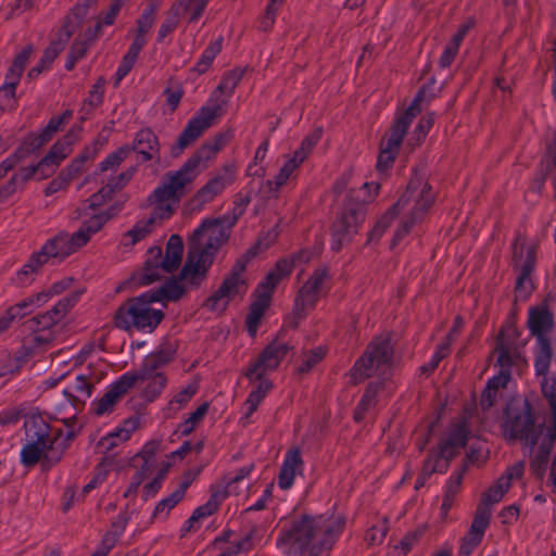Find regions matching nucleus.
<instances>
[{"instance_id":"nucleus-31","label":"nucleus","mask_w":556,"mask_h":556,"mask_svg":"<svg viewBox=\"0 0 556 556\" xmlns=\"http://www.w3.org/2000/svg\"><path fill=\"white\" fill-rule=\"evenodd\" d=\"M553 325L552 314L545 307H533L529 311L528 326L536 342L551 341L548 334Z\"/></svg>"},{"instance_id":"nucleus-19","label":"nucleus","mask_w":556,"mask_h":556,"mask_svg":"<svg viewBox=\"0 0 556 556\" xmlns=\"http://www.w3.org/2000/svg\"><path fill=\"white\" fill-rule=\"evenodd\" d=\"M243 267H235L231 274L225 278L220 287L205 301V307L214 313H223L231 301L241 298L248 290L242 277Z\"/></svg>"},{"instance_id":"nucleus-16","label":"nucleus","mask_w":556,"mask_h":556,"mask_svg":"<svg viewBox=\"0 0 556 556\" xmlns=\"http://www.w3.org/2000/svg\"><path fill=\"white\" fill-rule=\"evenodd\" d=\"M169 357L164 353H156L146 357L142 366L137 371L129 375L135 377L134 386L137 383L144 384L142 393L148 400L155 399L164 389L166 378L160 370L161 366L167 363Z\"/></svg>"},{"instance_id":"nucleus-10","label":"nucleus","mask_w":556,"mask_h":556,"mask_svg":"<svg viewBox=\"0 0 556 556\" xmlns=\"http://www.w3.org/2000/svg\"><path fill=\"white\" fill-rule=\"evenodd\" d=\"M497 365L500 372L489 379L486 387L481 396V406L490 408L496 401L501 389H504L510 378V369L516 366L521 368L527 365V361L522 355L521 349L516 344L510 334L501 332L497 337L496 348Z\"/></svg>"},{"instance_id":"nucleus-60","label":"nucleus","mask_w":556,"mask_h":556,"mask_svg":"<svg viewBox=\"0 0 556 556\" xmlns=\"http://www.w3.org/2000/svg\"><path fill=\"white\" fill-rule=\"evenodd\" d=\"M326 350L318 346L303 355L301 365L299 366L300 372L309 371L316 364H318L325 356Z\"/></svg>"},{"instance_id":"nucleus-27","label":"nucleus","mask_w":556,"mask_h":556,"mask_svg":"<svg viewBox=\"0 0 556 556\" xmlns=\"http://www.w3.org/2000/svg\"><path fill=\"white\" fill-rule=\"evenodd\" d=\"M491 513L486 507H479L470 525L469 531L463 538L459 556H470L481 543L490 522Z\"/></svg>"},{"instance_id":"nucleus-45","label":"nucleus","mask_w":556,"mask_h":556,"mask_svg":"<svg viewBox=\"0 0 556 556\" xmlns=\"http://www.w3.org/2000/svg\"><path fill=\"white\" fill-rule=\"evenodd\" d=\"M379 390L380 387L378 384L371 383L368 386L355 409L354 419L356 421L363 420L365 415L376 406L378 402L377 395L379 393Z\"/></svg>"},{"instance_id":"nucleus-58","label":"nucleus","mask_w":556,"mask_h":556,"mask_svg":"<svg viewBox=\"0 0 556 556\" xmlns=\"http://www.w3.org/2000/svg\"><path fill=\"white\" fill-rule=\"evenodd\" d=\"M156 473L151 481L143 485L142 496L147 501L154 496L162 488L163 480L167 473V467L156 468Z\"/></svg>"},{"instance_id":"nucleus-47","label":"nucleus","mask_w":556,"mask_h":556,"mask_svg":"<svg viewBox=\"0 0 556 556\" xmlns=\"http://www.w3.org/2000/svg\"><path fill=\"white\" fill-rule=\"evenodd\" d=\"M33 46H26L14 59L5 76L12 81H20L26 64L33 54Z\"/></svg>"},{"instance_id":"nucleus-46","label":"nucleus","mask_w":556,"mask_h":556,"mask_svg":"<svg viewBox=\"0 0 556 556\" xmlns=\"http://www.w3.org/2000/svg\"><path fill=\"white\" fill-rule=\"evenodd\" d=\"M541 392L552 413V425L556 424V377L544 376L540 380Z\"/></svg>"},{"instance_id":"nucleus-9","label":"nucleus","mask_w":556,"mask_h":556,"mask_svg":"<svg viewBox=\"0 0 556 556\" xmlns=\"http://www.w3.org/2000/svg\"><path fill=\"white\" fill-rule=\"evenodd\" d=\"M312 257V253L308 251H302L294 256L292 261L280 260L277 262L275 268L270 270L265 279L258 285L255 290V299L253 300L250 312L245 318L247 330L251 337H254L257 332L261 320L269 307L271 294L279 281L287 277L295 263L308 262Z\"/></svg>"},{"instance_id":"nucleus-32","label":"nucleus","mask_w":556,"mask_h":556,"mask_svg":"<svg viewBox=\"0 0 556 556\" xmlns=\"http://www.w3.org/2000/svg\"><path fill=\"white\" fill-rule=\"evenodd\" d=\"M49 301V293L38 292L30 295L16 304L10 306L2 315L10 324L31 314L36 308L40 307Z\"/></svg>"},{"instance_id":"nucleus-13","label":"nucleus","mask_w":556,"mask_h":556,"mask_svg":"<svg viewBox=\"0 0 556 556\" xmlns=\"http://www.w3.org/2000/svg\"><path fill=\"white\" fill-rule=\"evenodd\" d=\"M422 99L424 90L419 91L409 108L395 118L390 132L382 140L377 160V168L380 172L388 169L392 165L408 126L421 110L420 102Z\"/></svg>"},{"instance_id":"nucleus-8","label":"nucleus","mask_w":556,"mask_h":556,"mask_svg":"<svg viewBox=\"0 0 556 556\" xmlns=\"http://www.w3.org/2000/svg\"><path fill=\"white\" fill-rule=\"evenodd\" d=\"M290 350L291 346L287 342L276 339L263 350L258 358L247 369L245 376L250 383H255L243 405L242 418L247 421L273 388L267 375L278 368Z\"/></svg>"},{"instance_id":"nucleus-4","label":"nucleus","mask_w":556,"mask_h":556,"mask_svg":"<svg viewBox=\"0 0 556 556\" xmlns=\"http://www.w3.org/2000/svg\"><path fill=\"white\" fill-rule=\"evenodd\" d=\"M230 227L231 223L225 219H213L193 231L187 261L179 275L182 289L198 287L204 280L216 251L229 237Z\"/></svg>"},{"instance_id":"nucleus-39","label":"nucleus","mask_w":556,"mask_h":556,"mask_svg":"<svg viewBox=\"0 0 556 556\" xmlns=\"http://www.w3.org/2000/svg\"><path fill=\"white\" fill-rule=\"evenodd\" d=\"M468 439V427L465 421H462L454 426V428L448 433V437L439 445L438 451L433 452V454L438 456H443V450L446 448L452 452V457L455 455L456 450L463 447Z\"/></svg>"},{"instance_id":"nucleus-49","label":"nucleus","mask_w":556,"mask_h":556,"mask_svg":"<svg viewBox=\"0 0 556 556\" xmlns=\"http://www.w3.org/2000/svg\"><path fill=\"white\" fill-rule=\"evenodd\" d=\"M159 448V442L151 441L143 445L142 450L138 454V456L143 460L140 468L146 469L147 471L154 473L156 468H159L157 460L155 459V453Z\"/></svg>"},{"instance_id":"nucleus-23","label":"nucleus","mask_w":556,"mask_h":556,"mask_svg":"<svg viewBox=\"0 0 556 556\" xmlns=\"http://www.w3.org/2000/svg\"><path fill=\"white\" fill-rule=\"evenodd\" d=\"M80 128L71 129L62 140L55 142L50 149L49 153L34 167H36V174L42 170L40 177H47L59 166V164L67 157L72 152V147L79 139Z\"/></svg>"},{"instance_id":"nucleus-64","label":"nucleus","mask_w":556,"mask_h":556,"mask_svg":"<svg viewBox=\"0 0 556 556\" xmlns=\"http://www.w3.org/2000/svg\"><path fill=\"white\" fill-rule=\"evenodd\" d=\"M250 546L248 539L236 540L229 544L216 556H238L240 553L247 551Z\"/></svg>"},{"instance_id":"nucleus-63","label":"nucleus","mask_w":556,"mask_h":556,"mask_svg":"<svg viewBox=\"0 0 556 556\" xmlns=\"http://www.w3.org/2000/svg\"><path fill=\"white\" fill-rule=\"evenodd\" d=\"M459 46L460 43L453 39L448 41L439 60L441 67H448L453 63L455 56L458 53Z\"/></svg>"},{"instance_id":"nucleus-40","label":"nucleus","mask_w":556,"mask_h":556,"mask_svg":"<svg viewBox=\"0 0 556 556\" xmlns=\"http://www.w3.org/2000/svg\"><path fill=\"white\" fill-rule=\"evenodd\" d=\"M36 175V167H25L15 173L11 179L0 188V203L7 201L22 186Z\"/></svg>"},{"instance_id":"nucleus-11","label":"nucleus","mask_w":556,"mask_h":556,"mask_svg":"<svg viewBox=\"0 0 556 556\" xmlns=\"http://www.w3.org/2000/svg\"><path fill=\"white\" fill-rule=\"evenodd\" d=\"M26 443L21 450V462L33 466L39 460H58L60 456H51L54 437L50 426L40 415H30L25 420Z\"/></svg>"},{"instance_id":"nucleus-30","label":"nucleus","mask_w":556,"mask_h":556,"mask_svg":"<svg viewBox=\"0 0 556 556\" xmlns=\"http://www.w3.org/2000/svg\"><path fill=\"white\" fill-rule=\"evenodd\" d=\"M130 151H136L141 155L143 161L159 160L160 159V144L155 134L149 129H140L129 146Z\"/></svg>"},{"instance_id":"nucleus-61","label":"nucleus","mask_w":556,"mask_h":556,"mask_svg":"<svg viewBox=\"0 0 556 556\" xmlns=\"http://www.w3.org/2000/svg\"><path fill=\"white\" fill-rule=\"evenodd\" d=\"M124 3V0H113L109 11L104 14L102 18H100L93 29L97 34L101 30L103 26L112 25Z\"/></svg>"},{"instance_id":"nucleus-7","label":"nucleus","mask_w":556,"mask_h":556,"mask_svg":"<svg viewBox=\"0 0 556 556\" xmlns=\"http://www.w3.org/2000/svg\"><path fill=\"white\" fill-rule=\"evenodd\" d=\"M432 202L433 194L431 192L430 186L424 180L422 177H415L410 180L406 192L393 206V208L387 212L376 223L369 235V241L380 238L384 230L389 227L395 213L402 212L406 214L407 217L402 222L401 226L395 231L392 243L395 245L408 233L412 226L421 219Z\"/></svg>"},{"instance_id":"nucleus-44","label":"nucleus","mask_w":556,"mask_h":556,"mask_svg":"<svg viewBox=\"0 0 556 556\" xmlns=\"http://www.w3.org/2000/svg\"><path fill=\"white\" fill-rule=\"evenodd\" d=\"M552 359L551 341L536 342L534 370L538 377L548 376Z\"/></svg>"},{"instance_id":"nucleus-54","label":"nucleus","mask_w":556,"mask_h":556,"mask_svg":"<svg viewBox=\"0 0 556 556\" xmlns=\"http://www.w3.org/2000/svg\"><path fill=\"white\" fill-rule=\"evenodd\" d=\"M198 383L191 382L176 393L169 402V407L173 410L181 409L197 393Z\"/></svg>"},{"instance_id":"nucleus-34","label":"nucleus","mask_w":556,"mask_h":556,"mask_svg":"<svg viewBox=\"0 0 556 556\" xmlns=\"http://www.w3.org/2000/svg\"><path fill=\"white\" fill-rule=\"evenodd\" d=\"M155 219L161 218L154 215V207H152V214L149 218L138 220L131 229L122 236L121 245L125 249H130L136 243L143 240L152 232Z\"/></svg>"},{"instance_id":"nucleus-53","label":"nucleus","mask_w":556,"mask_h":556,"mask_svg":"<svg viewBox=\"0 0 556 556\" xmlns=\"http://www.w3.org/2000/svg\"><path fill=\"white\" fill-rule=\"evenodd\" d=\"M112 469V464L109 460H104L100 463L90 479V481L84 486L83 492L84 494L89 493L90 491L94 490L96 488L100 486L106 479Z\"/></svg>"},{"instance_id":"nucleus-38","label":"nucleus","mask_w":556,"mask_h":556,"mask_svg":"<svg viewBox=\"0 0 556 556\" xmlns=\"http://www.w3.org/2000/svg\"><path fill=\"white\" fill-rule=\"evenodd\" d=\"M188 488L187 482L179 484L169 495L162 498L154 507L151 519L152 520H165L170 510L185 497Z\"/></svg>"},{"instance_id":"nucleus-57","label":"nucleus","mask_w":556,"mask_h":556,"mask_svg":"<svg viewBox=\"0 0 556 556\" xmlns=\"http://www.w3.org/2000/svg\"><path fill=\"white\" fill-rule=\"evenodd\" d=\"M97 36L98 34L96 31L88 30L84 36L76 38L71 48V55L77 60L81 59L86 54L91 40Z\"/></svg>"},{"instance_id":"nucleus-22","label":"nucleus","mask_w":556,"mask_h":556,"mask_svg":"<svg viewBox=\"0 0 556 556\" xmlns=\"http://www.w3.org/2000/svg\"><path fill=\"white\" fill-rule=\"evenodd\" d=\"M237 165L233 162L226 163L216 172V174L202 187L192 198V203L197 207L212 202L228 186H230L237 177Z\"/></svg>"},{"instance_id":"nucleus-12","label":"nucleus","mask_w":556,"mask_h":556,"mask_svg":"<svg viewBox=\"0 0 556 556\" xmlns=\"http://www.w3.org/2000/svg\"><path fill=\"white\" fill-rule=\"evenodd\" d=\"M182 252L184 243L178 235L169 237L165 255L162 254L160 247L150 248L140 274V282L142 285H150L164 277V275L176 270L181 263Z\"/></svg>"},{"instance_id":"nucleus-43","label":"nucleus","mask_w":556,"mask_h":556,"mask_svg":"<svg viewBox=\"0 0 556 556\" xmlns=\"http://www.w3.org/2000/svg\"><path fill=\"white\" fill-rule=\"evenodd\" d=\"M42 265H45V263L40 258V255L37 253L31 254L27 263L15 274L13 279L14 283L18 286L29 285Z\"/></svg>"},{"instance_id":"nucleus-26","label":"nucleus","mask_w":556,"mask_h":556,"mask_svg":"<svg viewBox=\"0 0 556 556\" xmlns=\"http://www.w3.org/2000/svg\"><path fill=\"white\" fill-rule=\"evenodd\" d=\"M136 378L129 375V371L122 375L116 381L111 383L105 393L98 401L92 402V409L96 415L103 416L113 410L115 404L121 397L134 387Z\"/></svg>"},{"instance_id":"nucleus-50","label":"nucleus","mask_w":556,"mask_h":556,"mask_svg":"<svg viewBox=\"0 0 556 556\" xmlns=\"http://www.w3.org/2000/svg\"><path fill=\"white\" fill-rule=\"evenodd\" d=\"M20 81H12L5 76L3 85L0 87V110H11L15 105V88Z\"/></svg>"},{"instance_id":"nucleus-35","label":"nucleus","mask_w":556,"mask_h":556,"mask_svg":"<svg viewBox=\"0 0 556 556\" xmlns=\"http://www.w3.org/2000/svg\"><path fill=\"white\" fill-rule=\"evenodd\" d=\"M138 426L139 421L137 418H128L124 420L121 426L116 427L113 431L109 432L101 439L100 445L106 450L117 446L118 444L129 440Z\"/></svg>"},{"instance_id":"nucleus-20","label":"nucleus","mask_w":556,"mask_h":556,"mask_svg":"<svg viewBox=\"0 0 556 556\" xmlns=\"http://www.w3.org/2000/svg\"><path fill=\"white\" fill-rule=\"evenodd\" d=\"M330 275L326 267L316 268L307 281L300 289L295 303L294 313L302 317L305 312L315 306L319 296L326 291Z\"/></svg>"},{"instance_id":"nucleus-37","label":"nucleus","mask_w":556,"mask_h":556,"mask_svg":"<svg viewBox=\"0 0 556 556\" xmlns=\"http://www.w3.org/2000/svg\"><path fill=\"white\" fill-rule=\"evenodd\" d=\"M225 498H226L225 492H220L219 489L215 488L212 492L210 500L205 504H203V505L199 506L197 509H194L192 515L186 521L187 529L188 530L194 529L197 523L200 520L213 515L217 510L219 504Z\"/></svg>"},{"instance_id":"nucleus-59","label":"nucleus","mask_w":556,"mask_h":556,"mask_svg":"<svg viewBox=\"0 0 556 556\" xmlns=\"http://www.w3.org/2000/svg\"><path fill=\"white\" fill-rule=\"evenodd\" d=\"M62 125V117H52L46 128L33 139L30 146L36 149L41 147L43 143L49 141L52 135L59 129Z\"/></svg>"},{"instance_id":"nucleus-33","label":"nucleus","mask_w":556,"mask_h":556,"mask_svg":"<svg viewBox=\"0 0 556 556\" xmlns=\"http://www.w3.org/2000/svg\"><path fill=\"white\" fill-rule=\"evenodd\" d=\"M556 439V424L551 425L546 431V434L541 440L539 450L534 457L531 460L530 469L533 475H535L539 479H543L549 451L554 444Z\"/></svg>"},{"instance_id":"nucleus-18","label":"nucleus","mask_w":556,"mask_h":556,"mask_svg":"<svg viewBox=\"0 0 556 556\" xmlns=\"http://www.w3.org/2000/svg\"><path fill=\"white\" fill-rule=\"evenodd\" d=\"M78 293L61 299L50 311L37 315L29 320L34 333V341L46 343L52 340L53 326L62 320L67 311L76 303Z\"/></svg>"},{"instance_id":"nucleus-28","label":"nucleus","mask_w":556,"mask_h":556,"mask_svg":"<svg viewBox=\"0 0 556 556\" xmlns=\"http://www.w3.org/2000/svg\"><path fill=\"white\" fill-rule=\"evenodd\" d=\"M525 467L526 464L523 460L516 462L514 465L509 466L497 481L484 493V505L488 506L498 503L509 490L511 481L522 477Z\"/></svg>"},{"instance_id":"nucleus-55","label":"nucleus","mask_w":556,"mask_h":556,"mask_svg":"<svg viewBox=\"0 0 556 556\" xmlns=\"http://www.w3.org/2000/svg\"><path fill=\"white\" fill-rule=\"evenodd\" d=\"M434 123V114L430 113L424 116L418 125L416 126L412 137L408 140V143L412 146H418L428 135Z\"/></svg>"},{"instance_id":"nucleus-17","label":"nucleus","mask_w":556,"mask_h":556,"mask_svg":"<svg viewBox=\"0 0 556 556\" xmlns=\"http://www.w3.org/2000/svg\"><path fill=\"white\" fill-rule=\"evenodd\" d=\"M514 265L519 271L516 281L517 298L526 299L532 291L530 274L535 263V249L532 242L517 239L513 245Z\"/></svg>"},{"instance_id":"nucleus-29","label":"nucleus","mask_w":556,"mask_h":556,"mask_svg":"<svg viewBox=\"0 0 556 556\" xmlns=\"http://www.w3.org/2000/svg\"><path fill=\"white\" fill-rule=\"evenodd\" d=\"M304 470V462L300 448L293 447L286 452L279 470L277 483L282 490H289L298 476Z\"/></svg>"},{"instance_id":"nucleus-42","label":"nucleus","mask_w":556,"mask_h":556,"mask_svg":"<svg viewBox=\"0 0 556 556\" xmlns=\"http://www.w3.org/2000/svg\"><path fill=\"white\" fill-rule=\"evenodd\" d=\"M63 394L73 405L77 402H85L91 396V384L87 377L79 375L71 386L63 390Z\"/></svg>"},{"instance_id":"nucleus-51","label":"nucleus","mask_w":556,"mask_h":556,"mask_svg":"<svg viewBox=\"0 0 556 556\" xmlns=\"http://www.w3.org/2000/svg\"><path fill=\"white\" fill-rule=\"evenodd\" d=\"M130 152L129 146H123L110 153L100 164V172L115 170Z\"/></svg>"},{"instance_id":"nucleus-1","label":"nucleus","mask_w":556,"mask_h":556,"mask_svg":"<svg viewBox=\"0 0 556 556\" xmlns=\"http://www.w3.org/2000/svg\"><path fill=\"white\" fill-rule=\"evenodd\" d=\"M130 174H119L97 193L84 201L76 210V217L80 220L79 228L73 233L60 232L48 240L40 251L36 252L46 264L50 260H62L86 245L112 218V208H103L116 188L122 187Z\"/></svg>"},{"instance_id":"nucleus-2","label":"nucleus","mask_w":556,"mask_h":556,"mask_svg":"<svg viewBox=\"0 0 556 556\" xmlns=\"http://www.w3.org/2000/svg\"><path fill=\"white\" fill-rule=\"evenodd\" d=\"M231 137L232 131L217 135L213 142H207L199 148L178 169L165 174L163 182L149 198L155 216L164 219L173 214L175 206L188 188Z\"/></svg>"},{"instance_id":"nucleus-15","label":"nucleus","mask_w":556,"mask_h":556,"mask_svg":"<svg viewBox=\"0 0 556 556\" xmlns=\"http://www.w3.org/2000/svg\"><path fill=\"white\" fill-rule=\"evenodd\" d=\"M392 356V348L389 339L377 338L367 348L363 357H361L351 370V379L354 382L362 381L370 377L374 372L389 367Z\"/></svg>"},{"instance_id":"nucleus-6","label":"nucleus","mask_w":556,"mask_h":556,"mask_svg":"<svg viewBox=\"0 0 556 556\" xmlns=\"http://www.w3.org/2000/svg\"><path fill=\"white\" fill-rule=\"evenodd\" d=\"M239 79V74L230 73L220 80L206 102L199 109L195 115L189 119L185 129L178 137L177 143L172 149L174 156L179 155L225 114Z\"/></svg>"},{"instance_id":"nucleus-21","label":"nucleus","mask_w":556,"mask_h":556,"mask_svg":"<svg viewBox=\"0 0 556 556\" xmlns=\"http://www.w3.org/2000/svg\"><path fill=\"white\" fill-rule=\"evenodd\" d=\"M320 137L321 131L317 129L303 139L301 147L293 155L286 160L279 173L274 177V180L267 181L270 191L277 192L279 188L287 184L299 166L306 160Z\"/></svg>"},{"instance_id":"nucleus-3","label":"nucleus","mask_w":556,"mask_h":556,"mask_svg":"<svg viewBox=\"0 0 556 556\" xmlns=\"http://www.w3.org/2000/svg\"><path fill=\"white\" fill-rule=\"evenodd\" d=\"M184 292L179 281L172 279L156 290L134 296L116 311L115 325L126 331L152 333L164 318L166 303L180 299Z\"/></svg>"},{"instance_id":"nucleus-36","label":"nucleus","mask_w":556,"mask_h":556,"mask_svg":"<svg viewBox=\"0 0 556 556\" xmlns=\"http://www.w3.org/2000/svg\"><path fill=\"white\" fill-rule=\"evenodd\" d=\"M452 458V452L446 447L443 450V456H435L433 453L425 462L421 472L415 482V489H420L425 485L427 479L433 472H444L448 467V462Z\"/></svg>"},{"instance_id":"nucleus-56","label":"nucleus","mask_w":556,"mask_h":556,"mask_svg":"<svg viewBox=\"0 0 556 556\" xmlns=\"http://www.w3.org/2000/svg\"><path fill=\"white\" fill-rule=\"evenodd\" d=\"M208 410V403L201 404L189 417L180 425L181 434H189L193 431L195 426L204 418Z\"/></svg>"},{"instance_id":"nucleus-48","label":"nucleus","mask_w":556,"mask_h":556,"mask_svg":"<svg viewBox=\"0 0 556 556\" xmlns=\"http://www.w3.org/2000/svg\"><path fill=\"white\" fill-rule=\"evenodd\" d=\"M254 469L253 464L245 465L239 468L233 475H228L224 478L223 484L218 485L220 492H233L235 484H242L243 481L251 475Z\"/></svg>"},{"instance_id":"nucleus-52","label":"nucleus","mask_w":556,"mask_h":556,"mask_svg":"<svg viewBox=\"0 0 556 556\" xmlns=\"http://www.w3.org/2000/svg\"><path fill=\"white\" fill-rule=\"evenodd\" d=\"M71 31L65 30L64 33V39L59 41H52L50 46L45 50L39 63L46 67L47 70L50 68L51 64L58 56V54L64 49L66 40L70 38Z\"/></svg>"},{"instance_id":"nucleus-14","label":"nucleus","mask_w":556,"mask_h":556,"mask_svg":"<svg viewBox=\"0 0 556 556\" xmlns=\"http://www.w3.org/2000/svg\"><path fill=\"white\" fill-rule=\"evenodd\" d=\"M503 433L507 439H519L531 452L540 442L542 430L536 429L527 403L520 408L508 407L506 419L503 424Z\"/></svg>"},{"instance_id":"nucleus-24","label":"nucleus","mask_w":556,"mask_h":556,"mask_svg":"<svg viewBox=\"0 0 556 556\" xmlns=\"http://www.w3.org/2000/svg\"><path fill=\"white\" fill-rule=\"evenodd\" d=\"M207 0H178L172 8L169 15L160 26L157 40H164L178 25L182 14L190 13V21H195L202 14Z\"/></svg>"},{"instance_id":"nucleus-5","label":"nucleus","mask_w":556,"mask_h":556,"mask_svg":"<svg viewBox=\"0 0 556 556\" xmlns=\"http://www.w3.org/2000/svg\"><path fill=\"white\" fill-rule=\"evenodd\" d=\"M345 525L341 514L302 516L294 519L281 531V540L299 552L317 555L330 549Z\"/></svg>"},{"instance_id":"nucleus-25","label":"nucleus","mask_w":556,"mask_h":556,"mask_svg":"<svg viewBox=\"0 0 556 556\" xmlns=\"http://www.w3.org/2000/svg\"><path fill=\"white\" fill-rule=\"evenodd\" d=\"M363 220L364 214L361 210L343 212L332 226L331 249L339 251L356 233L357 227Z\"/></svg>"},{"instance_id":"nucleus-41","label":"nucleus","mask_w":556,"mask_h":556,"mask_svg":"<svg viewBox=\"0 0 556 556\" xmlns=\"http://www.w3.org/2000/svg\"><path fill=\"white\" fill-rule=\"evenodd\" d=\"M223 47V38L219 37L212 41L205 50L202 52L200 59L195 63V65L191 68L190 74L194 76H200L208 71L213 61L217 56V54L222 51Z\"/></svg>"},{"instance_id":"nucleus-62","label":"nucleus","mask_w":556,"mask_h":556,"mask_svg":"<svg viewBox=\"0 0 556 556\" xmlns=\"http://www.w3.org/2000/svg\"><path fill=\"white\" fill-rule=\"evenodd\" d=\"M154 12L155 10L153 7H149L143 11L141 16L137 21L138 34L147 36V34L150 31L155 21Z\"/></svg>"}]
</instances>
